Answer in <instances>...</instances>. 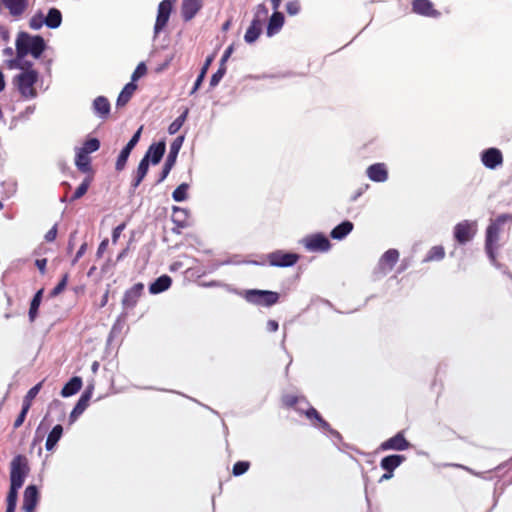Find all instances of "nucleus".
Returning a JSON list of instances; mask_svg holds the SVG:
<instances>
[{
  "label": "nucleus",
  "mask_w": 512,
  "mask_h": 512,
  "mask_svg": "<svg viewBox=\"0 0 512 512\" xmlns=\"http://www.w3.org/2000/svg\"><path fill=\"white\" fill-rule=\"evenodd\" d=\"M137 90V84L133 82L127 83L120 94L118 95L116 105L117 107H124L132 98L133 94Z\"/></svg>",
  "instance_id": "26"
},
{
  "label": "nucleus",
  "mask_w": 512,
  "mask_h": 512,
  "mask_svg": "<svg viewBox=\"0 0 512 512\" xmlns=\"http://www.w3.org/2000/svg\"><path fill=\"white\" fill-rule=\"evenodd\" d=\"M353 227L354 225L352 222L343 221L342 223H340L339 225L332 229L330 236L333 239L342 240L353 230Z\"/></svg>",
  "instance_id": "29"
},
{
  "label": "nucleus",
  "mask_w": 512,
  "mask_h": 512,
  "mask_svg": "<svg viewBox=\"0 0 512 512\" xmlns=\"http://www.w3.org/2000/svg\"><path fill=\"white\" fill-rule=\"evenodd\" d=\"M304 244L306 249L309 251L325 252L331 247V243L328 238L321 233L307 236L304 239Z\"/></svg>",
  "instance_id": "9"
},
{
  "label": "nucleus",
  "mask_w": 512,
  "mask_h": 512,
  "mask_svg": "<svg viewBox=\"0 0 512 512\" xmlns=\"http://www.w3.org/2000/svg\"><path fill=\"white\" fill-rule=\"evenodd\" d=\"M91 395V390H87L80 396L79 400L77 401L76 405L74 406L70 414L71 422H74L78 418V416H80L88 407Z\"/></svg>",
  "instance_id": "22"
},
{
  "label": "nucleus",
  "mask_w": 512,
  "mask_h": 512,
  "mask_svg": "<svg viewBox=\"0 0 512 512\" xmlns=\"http://www.w3.org/2000/svg\"><path fill=\"white\" fill-rule=\"evenodd\" d=\"M9 67H17L23 70L22 73L14 77V84L17 86L19 93L25 99H33L37 96L35 84L38 82V72L32 69V63L29 61L9 64Z\"/></svg>",
  "instance_id": "2"
},
{
  "label": "nucleus",
  "mask_w": 512,
  "mask_h": 512,
  "mask_svg": "<svg viewBox=\"0 0 512 512\" xmlns=\"http://www.w3.org/2000/svg\"><path fill=\"white\" fill-rule=\"evenodd\" d=\"M483 165L489 169H495L503 163V155L497 148H488L481 154Z\"/></svg>",
  "instance_id": "16"
},
{
  "label": "nucleus",
  "mask_w": 512,
  "mask_h": 512,
  "mask_svg": "<svg viewBox=\"0 0 512 512\" xmlns=\"http://www.w3.org/2000/svg\"><path fill=\"white\" fill-rule=\"evenodd\" d=\"M76 167L83 173L87 175H93L94 171L91 166V158L88 154L77 151L75 158Z\"/></svg>",
  "instance_id": "25"
},
{
  "label": "nucleus",
  "mask_w": 512,
  "mask_h": 512,
  "mask_svg": "<svg viewBox=\"0 0 512 512\" xmlns=\"http://www.w3.org/2000/svg\"><path fill=\"white\" fill-rule=\"evenodd\" d=\"M204 0H183L181 4V16L184 21L192 20L202 9Z\"/></svg>",
  "instance_id": "18"
},
{
  "label": "nucleus",
  "mask_w": 512,
  "mask_h": 512,
  "mask_svg": "<svg viewBox=\"0 0 512 512\" xmlns=\"http://www.w3.org/2000/svg\"><path fill=\"white\" fill-rule=\"evenodd\" d=\"M306 405L308 406L307 409L297 408V411L304 414L314 426L319 427L325 431H330V424L323 419L320 413L308 402H306Z\"/></svg>",
  "instance_id": "14"
},
{
  "label": "nucleus",
  "mask_w": 512,
  "mask_h": 512,
  "mask_svg": "<svg viewBox=\"0 0 512 512\" xmlns=\"http://www.w3.org/2000/svg\"><path fill=\"white\" fill-rule=\"evenodd\" d=\"M3 5L13 17H20L28 7V0H2Z\"/></svg>",
  "instance_id": "21"
},
{
  "label": "nucleus",
  "mask_w": 512,
  "mask_h": 512,
  "mask_svg": "<svg viewBox=\"0 0 512 512\" xmlns=\"http://www.w3.org/2000/svg\"><path fill=\"white\" fill-rule=\"evenodd\" d=\"M405 460L406 457L404 455L393 454L382 458L380 466L385 471L393 473Z\"/></svg>",
  "instance_id": "23"
},
{
  "label": "nucleus",
  "mask_w": 512,
  "mask_h": 512,
  "mask_svg": "<svg viewBox=\"0 0 512 512\" xmlns=\"http://www.w3.org/2000/svg\"><path fill=\"white\" fill-rule=\"evenodd\" d=\"M187 211L183 208H173V221L179 226L184 227L186 225Z\"/></svg>",
  "instance_id": "41"
},
{
  "label": "nucleus",
  "mask_w": 512,
  "mask_h": 512,
  "mask_svg": "<svg viewBox=\"0 0 512 512\" xmlns=\"http://www.w3.org/2000/svg\"><path fill=\"white\" fill-rule=\"evenodd\" d=\"M301 10V3L299 0H292L287 2L286 11L289 15H297Z\"/></svg>",
  "instance_id": "50"
},
{
  "label": "nucleus",
  "mask_w": 512,
  "mask_h": 512,
  "mask_svg": "<svg viewBox=\"0 0 512 512\" xmlns=\"http://www.w3.org/2000/svg\"><path fill=\"white\" fill-rule=\"evenodd\" d=\"M39 500V492L35 485L26 487L23 496L22 509L25 512H34Z\"/></svg>",
  "instance_id": "17"
},
{
  "label": "nucleus",
  "mask_w": 512,
  "mask_h": 512,
  "mask_svg": "<svg viewBox=\"0 0 512 512\" xmlns=\"http://www.w3.org/2000/svg\"><path fill=\"white\" fill-rule=\"evenodd\" d=\"M188 113H189V109L188 108H185V110L183 111V113L178 116L168 127V132L169 134L173 135V134H176L180 129L181 127L183 126L184 122L186 121L187 119V116H188Z\"/></svg>",
  "instance_id": "39"
},
{
  "label": "nucleus",
  "mask_w": 512,
  "mask_h": 512,
  "mask_svg": "<svg viewBox=\"0 0 512 512\" xmlns=\"http://www.w3.org/2000/svg\"><path fill=\"white\" fill-rule=\"evenodd\" d=\"M147 73V67L144 62H140L131 76V82L135 83L138 79L145 76Z\"/></svg>",
  "instance_id": "49"
},
{
  "label": "nucleus",
  "mask_w": 512,
  "mask_h": 512,
  "mask_svg": "<svg viewBox=\"0 0 512 512\" xmlns=\"http://www.w3.org/2000/svg\"><path fill=\"white\" fill-rule=\"evenodd\" d=\"M144 285L142 283L134 284L130 289H128L123 296L122 305L124 309H133L140 297L143 294Z\"/></svg>",
  "instance_id": "11"
},
{
  "label": "nucleus",
  "mask_w": 512,
  "mask_h": 512,
  "mask_svg": "<svg viewBox=\"0 0 512 512\" xmlns=\"http://www.w3.org/2000/svg\"><path fill=\"white\" fill-rule=\"evenodd\" d=\"M213 59H214V56H213V55L208 56V57L206 58V60H205V62H204V65H203V66H202V68H201L200 73H203V75H205V76H206V73H207V71H208V69H209V67H210L211 63L213 62Z\"/></svg>",
  "instance_id": "59"
},
{
  "label": "nucleus",
  "mask_w": 512,
  "mask_h": 512,
  "mask_svg": "<svg viewBox=\"0 0 512 512\" xmlns=\"http://www.w3.org/2000/svg\"><path fill=\"white\" fill-rule=\"evenodd\" d=\"M130 153L131 151H129L128 149H122L115 164V169L117 171H122L125 168Z\"/></svg>",
  "instance_id": "44"
},
{
  "label": "nucleus",
  "mask_w": 512,
  "mask_h": 512,
  "mask_svg": "<svg viewBox=\"0 0 512 512\" xmlns=\"http://www.w3.org/2000/svg\"><path fill=\"white\" fill-rule=\"evenodd\" d=\"M250 467V462L248 461H238L233 465L232 473L234 476L243 475L248 471Z\"/></svg>",
  "instance_id": "46"
},
{
  "label": "nucleus",
  "mask_w": 512,
  "mask_h": 512,
  "mask_svg": "<svg viewBox=\"0 0 512 512\" xmlns=\"http://www.w3.org/2000/svg\"><path fill=\"white\" fill-rule=\"evenodd\" d=\"M142 132V127H140L135 134L132 136V138L129 140V142L126 144L124 148L128 149L129 151H132L133 148L136 146V144L139 142L140 136Z\"/></svg>",
  "instance_id": "53"
},
{
  "label": "nucleus",
  "mask_w": 512,
  "mask_h": 512,
  "mask_svg": "<svg viewBox=\"0 0 512 512\" xmlns=\"http://www.w3.org/2000/svg\"><path fill=\"white\" fill-rule=\"evenodd\" d=\"M63 434V427L60 424L55 425L47 436L45 447L48 451L52 450Z\"/></svg>",
  "instance_id": "31"
},
{
  "label": "nucleus",
  "mask_w": 512,
  "mask_h": 512,
  "mask_svg": "<svg viewBox=\"0 0 512 512\" xmlns=\"http://www.w3.org/2000/svg\"><path fill=\"white\" fill-rule=\"evenodd\" d=\"M399 260V252L396 249L387 250L379 260L378 269L381 274L386 275L394 268Z\"/></svg>",
  "instance_id": "15"
},
{
  "label": "nucleus",
  "mask_w": 512,
  "mask_h": 512,
  "mask_svg": "<svg viewBox=\"0 0 512 512\" xmlns=\"http://www.w3.org/2000/svg\"><path fill=\"white\" fill-rule=\"evenodd\" d=\"M280 295L269 290L251 289L245 292V299L255 305L270 307L279 301Z\"/></svg>",
  "instance_id": "5"
},
{
  "label": "nucleus",
  "mask_w": 512,
  "mask_h": 512,
  "mask_svg": "<svg viewBox=\"0 0 512 512\" xmlns=\"http://www.w3.org/2000/svg\"><path fill=\"white\" fill-rule=\"evenodd\" d=\"M260 12H262L263 15L266 16L268 10L264 5L258 6V11L244 35L245 41L249 44L255 42L261 34L262 20L259 18Z\"/></svg>",
  "instance_id": "8"
},
{
  "label": "nucleus",
  "mask_w": 512,
  "mask_h": 512,
  "mask_svg": "<svg viewBox=\"0 0 512 512\" xmlns=\"http://www.w3.org/2000/svg\"><path fill=\"white\" fill-rule=\"evenodd\" d=\"M511 222V214H501L491 220L486 228L485 251L493 263L496 262V250L500 246L499 242L505 234L509 233Z\"/></svg>",
  "instance_id": "1"
},
{
  "label": "nucleus",
  "mask_w": 512,
  "mask_h": 512,
  "mask_svg": "<svg viewBox=\"0 0 512 512\" xmlns=\"http://www.w3.org/2000/svg\"><path fill=\"white\" fill-rule=\"evenodd\" d=\"M410 447L409 441L405 438L403 432H398L393 437L387 439L386 441L380 444V449L382 451L387 450H396V451H404Z\"/></svg>",
  "instance_id": "10"
},
{
  "label": "nucleus",
  "mask_w": 512,
  "mask_h": 512,
  "mask_svg": "<svg viewBox=\"0 0 512 512\" xmlns=\"http://www.w3.org/2000/svg\"><path fill=\"white\" fill-rule=\"evenodd\" d=\"M266 327H267V330H268L269 332H276V331L278 330V328H279V325H278V322H277V321H275V320H269V321L267 322Z\"/></svg>",
  "instance_id": "60"
},
{
  "label": "nucleus",
  "mask_w": 512,
  "mask_h": 512,
  "mask_svg": "<svg viewBox=\"0 0 512 512\" xmlns=\"http://www.w3.org/2000/svg\"><path fill=\"white\" fill-rule=\"evenodd\" d=\"M93 178H94L93 175H87L85 177V179L82 181V183L75 190L74 194L71 196L70 202H74V201L80 199L87 193V191L93 181Z\"/></svg>",
  "instance_id": "35"
},
{
  "label": "nucleus",
  "mask_w": 512,
  "mask_h": 512,
  "mask_svg": "<svg viewBox=\"0 0 512 512\" xmlns=\"http://www.w3.org/2000/svg\"><path fill=\"white\" fill-rule=\"evenodd\" d=\"M173 166H174L173 164L165 161L164 166L162 168V171L160 173V176H159V178L157 180V183H161L162 181H164L167 178V176L169 175V173H170L171 169L173 168Z\"/></svg>",
  "instance_id": "54"
},
{
  "label": "nucleus",
  "mask_w": 512,
  "mask_h": 512,
  "mask_svg": "<svg viewBox=\"0 0 512 512\" xmlns=\"http://www.w3.org/2000/svg\"><path fill=\"white\" fill-rule=\"evenodd\" d=\"M282 403L287 408H295L297 410V404L300 402H307L305 397L303 396H297L294 394H285L282 396Z\"/></svg>",
  "instance_id": "38"
},
{
  "label": "nucleus",
  "mask_w": 512,
  "mask_h": 512,
  "mask_svg": "<svg viewBox=\"0 0 512 512\" xmlns=\"http://www.w3.org/2000/svg\"><path fill=\"white\" fill-rule=\"evenodd\" d=\"M232 53H233V45H230L225 50V52L221 58V63H223L225 65V62L228 60V58L231 56Z\"/></svg>",
  "instance_id": "61"
},
{
  "label": "nucleus",
  "mask_w": 512,
  "mask_h": 512,
  "mask_svg": "<svg viewBox=\"0 0 512 512\" xmlns=\"http://www.w3.org/2000/svg\"><path fill=\"white\" fill-rule=\"evenodd\" d=\"M45 47V41L41 36H31L26 32H20L16 39V59L11 60L9 63L24 62V57L29 53L37 59L42 55Z\"/></svg>",
  "instance_id": "3"
},
{
  "label": "nucleus",
  "mask_w": 512,
  "mask_h": 512,
  "mask_svg": "<svg viewBox=\"0 0 512 512\" xmlns=\"http://www.w3.org/2000/svg\"><path fill=\"white\" fill-rule=\"evenodd\" d=\"M41 386H42V382H39L38 384H36L35 386H33L28 392L27 394L25 395L24 399H23V404L22 405H27L28 408L31 407V404H32V401L33 399L37 396V394L39 393L40 389H41Z\"/></svg>",
  "instance_id": "43"
},
{
  "label": "nucleus",
  "mask_w": 512,
  "mask_h": 512,
  "mask_svg": "<svg viewBox=\"0 0 512 512\" xmlns=\"http://www.w3.org/2000/svg\"><path fill=\"white\" fill-rule=\"evenodd\" d=\"M82 387V379L78 376L72 377L62 388L61 395L69 397L76 394Z\"/></svg>",
  "instance_id": "30"
},
{
  "label": "nucleus",
  "mask_w": 512,
  "mask_h": 512,
  "mask_svg": "<svg viewBox=\"0 0 512 512\" xmlns=\"http://www.w3.org/2000/svg\"><path fill=\"white\" fill-rule=\"evenodd\" d=\"M29 409L30 408H28L27 405H22L21 412H20V414L18 415V417L16 418V420H15V422L13 424L14 429L19 428L23 424Z\"/></svg>",
  "instance_id": "51"
},
{
  "label": "nucleus",
  "mask_w": 512,
  "mask_h": 512,
  "mask_svg": "<svg viewBox=\"0 0 512 512\" xmlns=\"http://www.w3.org/2000/svg\"><path fill=\"white\" fill-rule=\"evenodd\" d=\"M225 73H226V66L223 63H220V67L218 68V70L211 76L210 86L215 87L216 85H218V83L223 78Z\"/></svg>",
  "instance_id": "47"
},
{
  "label": "nucleus",
  "mask_w": 512,
  "mask_h": 512,
  "mask_svg": "<svg viewBox=\"0 0 512 512\" xmlns=\"http://www.w3.org/2000/svg\"><path fill=\"white\" fill-rule=\"evenodd\" d=\"M268 262L272 266L290 267L297 263L299 255L296 253L284 252L281 250L270 253L267 256Z\"/></svg>",
  "instance_id": "7"
},
{
  "label": "nucleus",
  "mask_w": 512,
  "mask_h": 512,
  "mask_svg": "<svg viewBox=\"0 0 512 512\" xmlns=\"http://www.w3.org/2000/svg\"><path fill=\"white\" fill-rule=\"evenodd\" d=\"M172 11V2L170 0H163L158 6V14L154 26L156 33L160 32L169 20Z\"/></svg>",
  "instance_id": "13"
},
{
  "label": "nucleus",
  "mask_w": 512,
  "mask_h": 512,
  "mask_svg": "<svg viewBox=\"0 0 512 512\" xmlns=\"http://www.w3.org/2000/svg\"><path fill=\"white\" fill-rule=\"evenodd\" d=\"M43 289H40L36 292L33 299L30 303V308L28 312L30 322H34L36 317L38 316V309L42 301Z\"/></svg>",
  "instance_id": "34"
},
{
  "label": "nucleus",
  "mask_w": 512,
  "mask_h": 512,
  "mask_svg": "<svg viewBox=\"0 0 512 512\" xmlns=\"http://www.w3.org/2000/svg\"><path fill=\"white\" fill-rule=\"evenodd\" d=\"M445 257L444 247L441 245L433 246L424 258V262L440 261Z\"/></svg>",
  "instance_id": "37"
},
{
  "label": "nucleus",
  "mask_w": 512,
  "mask_h": 512,
  "mask_svg": "<svg viewBox=\"0 0 512 512\" xmlns=\"http://www.w3.org/2000/svg\"><path fill=\"white\" fill-rule=\"evenodd\" d=\"M46 263H47L46 259H37L36 260V266L38 267V269L40 270V272L42 274L45 273Z\"/></svg>",
  "instance_id": "63"
},
{
  "label": "nucleus",
  "mask_w": 512,
  "mask_h": 512,
  "mask_svg": "<svg viewBox=\"0 0 512 512\" xmlns=\"http://www.w3.org/2000/svg\"><path fill=\"white\" fill-rule=\"evenodd\" d=\"M68 281V275L65 274L61 281L53 288L51 295L57 296L59 295L66 287Z\"/></svg>",
  "instance_id": "52"
},
{
  "label": "nucleus",
  "mask_w": 512,
  "mask_h": 512,
  "mask_svg": "<svg viewBox=\"0 0 512 512\" xmlns=\"http://www.w3.org/2000/svg\"><path fill=\"white\" fill-rule=\"evenodd\" d=\"M19 487L11 486L7 495V506L16 508Z\"/></svg>",
  "instance_id": "48"
},
{
  "label": "nucleus",
  "mask_w": 512,
  "mask_h": 512,
  "mask_svg": "<svg viewBox=\"0 0 512 512\" xmlns=\"http://www.w3.org/2000/svg\"><path fill=\"white\" fill-rule=\"evenodd\" d=\"M108 297H109V290L107 289L105 291V293L103 294L102 299L99 303V308H103L104 306H106V304L108 302Z\"/></svg>",
  "instance_id": "64"
},
{
  "label": "nucleus",
  "mask_w": 512,
  "mask_h": 512,
  "mask_svg": "<svg viewBox=\"0 0 512 512\" xmlns=\"http://www.w3.org/2000/svg\"><path fill=\"white\" fill-rule=\"evenodd\" d=\"M57 236V225H54L46 234L45 240L47 242H52L56 239Z\"/></svg>",
  "instance_id": "56"
},
{
  "label": "nucleus",
  "mask_w": 512,
  "mask_h": 512,
  "mask_svg": "<svg viewBox=\"0 0 512 512\" xmlns=\"http://www.w3.org/2000/svg\"><path fill=\"white\" fill-rule=\"evenodd\" d=\"M165 149L166 144L164 141L153 143L149 146L144 157H148V161L150 160L152 164L156 165L161 161L165 153Z\"/></svg>",
  "instance_id": "20"
},
{
  "label": "nucleus",
  "mask_w": 512,
  "mask_h": 512,
  "mask_svg": "<svg viewBox=\"0 0 512 512\" xmlns=\"http://www.w3.org/2000/svg\"><path fill=\"white\" fill-rule=\"evenodd\" d=\"M172 284V279L168 275L158 277L150 286L149 291L151 294H158L166 291Z\"/></svg>",
  "instance_id": "28"
},
{
  "label": "nucleus",
  "mask_w": 512,
  "mask_h": 512,
  "mask_svg": "<svg viewBox=\"0 0 512 512\" xmlns=\"http://www.w3.org/2000/svg\"><path fill=\"white\" fill-rule=\"evenodd\" d=\"M204 78H205V75H203V73H200V74L198 75V77H197V79H196V81H195V83H194V86H193V88H192V90H191L190 94H194V93L199 89V87L201 86V84H202V82H203Z\"/></svg>",
  "instance_id": "58"
},
{
  "label": "nucleus",
  "mask_w": 512,
  "mask_h": 512,
  "mask_svg": "<svg viewBox=\"0 0 512 512\" xmlns=\"http://www.w3.org/2000/svg\"><path fill=\"white\" fill-rule=\"evenodd\" d=\"M108 239H104L100 244H99V247H98V250H97V255L99 257L102 256V254L104 253V251L106 250L107 246H108Z\"/></svg>",
  "instance_id": "62"
},
{
  "label": "nucleus",
  "mask_w": 512,
  "mask_h": 512,
  "mask_svg": "<svg viewBox=\"0 0 512 512\" xmlns=\"http://www.w3.org/2000/svg\"><path fill=\"white\" fill-rule=\"evenodd\" d=\"M184 137L178 136L170 145V150L165 161L175 165L179 150L182 146Z\"/></svg>",
  "instance_id": "36"
},
{
  "label": "nucleus",
  "mask_w": 512,
  "mask_h": 512,
  "mask_svg": "<svg viewBox=\"0 0 512 512\" xmlns=\"http://www.w3.org/2000/svg\"><path fill=\"white\" fill-rule=\"evenodd\" d=\"M29 472L27 458L17 455L11 462L10 485L21 488Z\"/></svg>",
  "instance_id": "4"
},
{
  "label": "nucleus",
  "mask_w": 512,
  "mask_h": 512,
  "mask_svg": "<svg viewBox=\"0 0 512 512\" xmlns=\"http://www.w3.org/2000/svg\"><path fill=\"white\" fill-rule=\"evenodd\" d=\"M100 148V141L97 138H89L87 139L81 148L78 149L79 152L90 154L97 151Z\"/></svg>",
  "instance_id": "40"
},
{
  "label": "nucleus",
  "mask_w": 512,
  "mask_h": 512,
  "mask_svg": "<svg viewBox=\"0 0 512 512\" xmlns=\"http://www.w3.org/2000/svg\"><path fill=\"white\" fill-rule=\"evenodd\" d=\"M86 250H87V243H83L80 246L79 250L77 251V253L72 261V265H75L78 262V260L84 255Z\"/></svg>",
  "instance_id": "57"
},
{
  "label": "nucleus",
  "mask_w": 512,
  "mask_h": 512,
  "mask_svg": "<svg viewBox=\"0 0 512 512\" xmlns=\"http://www.w3.org/2000/svg\"><path fill=\"white\" fill-rule=\"evenodd\" d=\"M148 169H149L148 157H143L138 165V168L136 171V176L132 183L133 188H137L140 185L142 180L147 175Z\"/></svg>",
  "instance_id": "33"
},
{
  "label": "nucleus",
  "mask_w": 512,
  "mask_h": 512,
  "mask_svg": "<svg viewBox=\"0 0 512 512\" xmlns=\"http://www.w3.org/2000/svg\"><path fill=\"white\" fill-rule=\"evenodd\" d=\"M366 174L374 182H384L388 178V171L384 163H375L370 165Z\"/></svg>",
  "instance_id": "19"
},
{
  "label": "nucleus",
  "mask_w": 512,
  "mask_h": 512,
  "mask_svg": "<svg viewBox=\"0 0 512 512\" xmlns=\"http://www.w3.org/2000/svg\"><path fill=\"white\" fill-rule=\"evenodd\" d=\"M284 24V15L279 12V11H276L272 14V16L270 17L269 19V22H268V25H267V35L269 37L275 35L276 33H278L282 26Z\"/></svg>",
  "instance_id": "24"
},
{
  "label": "nucleus",
  "mask_w": 512,
  "mask_h": 512,
  "mask_svg": "<svg viewBox=\"0 0 512 512\" xmlns=\"http://www.w3.org/2000/svg\"><path fill=\"white\" fill-rule=\"evenodd\" d=\"M412 11L418 15L430 18H437L440 16V12L434 8V5L430 0H413Z\"/></svg>",
  "instance_id": "12"
},
{
  "label": "nucleus",
  "mask_w": 512,
  "mask_h": 512,
  "mask_svg": "<svg viewBox=\"0 0 512 512\" xmlns=\"http://www.w3.org/2000/svg\"><path fill=\"white\" fill-rule=\"evenodd\" d=\"M188 184H180L172 193V197L176 202L184 201L187 198Z\"/></svg>",
  "instance_id": "42"
},
{
  "label": "nucleus",
  "mask_w": 512,
  "mask_h": 512,
  "mask_svg": "<svg viewBox=\"0 0 512 512\" xmlns=\"http://www.w3.org/2000/svg\"><path fill=\"white\" fill-rule=\"evenodd\" d=\"M93 108H94L95 113L100 118L105 119L108 117V115L110 113V102L106 97L98 96L93 101Z\"/></svg>",
  "instance_id": "27"
},
{
  "label": "nucleus",
  "mask_w": 512,
  "mask_h": 512,
  "mask_svg": "<svg viewBox=\"0 0 512 512\" xmlns=\"http://www.w3.org/2000/svg\"><path fill=\"white\" fill-rule=\"evenodd\" d=\"M125 227H126V224L122 223L113 229V232H112L113 243H116L118 241V239H119L122 231L125 229Z\"/></svg>",
  "instance_id": "55"
},
{
  "label": "nucleus",
  "mask_w": 512,
  "mask_h": 512,
  "mask_svg": "<svg viewBox=\"0 0 512 512\" xmlns=\"http://www.w3.org/2000/svg\"><path fill=\"white\" fill-rule=\"evenodd\" d=\"M477 231L475 221L463 220L454 227V238L459 244H466L471 241Z\"/></svg>",
  "instance_id": "6"
},
{
  "label": "nucleus",
  "mask_w": 512,
  "mask_h": 512,
  "mask_svg": "<svg viewBox=\"0 0 512 512\" xmlns=\"http://www.w3.org/2000/svg\"><path fill=\"white\" fill-rule=\"evenodd\" d=\"M45 24V17L41 12L33 15L29 21V26L33 30L40 29Z\"/></svg>",
  "instance_id": "45"
},
{
  "label": "nucleus",
  "mask_w": 512,
  "mask_h": 512,
  "mask_svg": "<svg viewBox=\"0 0 512 512\" xmlns=\"http://www.w3.org/2000/svg\"><path fill=\"white\" fill-rule=\"evenodd\" d=\"M62 23V13L57 8H51L48 11L47 16L45 17V25L48 28L55 29L58 28Z\"/></svg>",
  "instance_id": "32"
}]
</instances>
